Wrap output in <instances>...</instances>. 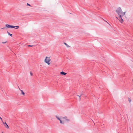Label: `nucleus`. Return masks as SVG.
Masks as SVG:
<instances>
[{
	"mask_svg": "<svg viewBox=\"0 0 133 133\" xmlns=\"http://www.w3.org/2000/svg\"><path fill=\"white\" fill-rule=\"evenodd\" d=\"M82 94H81V95H80V96H79V95H77V96H78L79 97V101H80L81 100V96L82 95Z\"/></svg>",
	"mask_w": 133,
	"mask_h": 133,
	"instance_id": "obj_8",
	"label": "nucleus"
},
{
	"mask_svg": "<svg viewBox=\"0 0 133 133\" xmlns=\"http://www.w3.org/2000/svg\"><path fill=\"white\" fill-rule=\"evenodd\" d=\"M18 88H19V87L18 86Z\"/></svg>",
	"mask_w": 133,
	"mask_h": 133,
	"instance_id": "obj_21",
	"label": "nucleus"
},
{
	"mask_svg": "<svg viewBox=\"0 0 133 133\" xmlns=\"http://www.w3.org/2000/svg\"><path fill=\"white\" fill-rule=\"evenodd\" d=\"M106 22H107L108 24H109L108 23V22L107 21H105V20H104Z\"/></svg>",
	"mask_w": 133,
	"mask_h": 133,
	"instance_id": "obj_16",
	"label": "nucleus"
},
{
	"mask_svg": "<svg viewBox=\"0 0 133 133\" xmlns=\"http://www.w3.org/2000/svg\"><path fill=\"white\" fill-rule=\"evenodd\" d=\"M6 27L8 28H14L15 27L16 29H18V28L19 27V26H14L12 25H10L9 24H6L5 25Z\"/></svg>",
	"mask_w": 133,
	"mask_h": 133,
	"instance_id": "obj_3",
	"label": "nucleus"
},
{
	"mask_svg": "<svg viewBox=\"0 0 133 133\" xmlns=\"http://www.w3.org/2000/svg\"><path fill=\"white\" fill-rule=\"evenodd\" d=\"M122 16L121 15H120V16L119 17L121 19L119 20V21L121 23H122L123 22V20L122 17Z\"/></svg>",
	"mask_w": 133,
	"mask_h": 133,
	"instance_id": "obj_5",
	"label": "nucleus"
},
{
	"mask_svg": "<svg viewBox=\"0 0 133 133\" xmlns=\"http://www.w3.org/2000/svg\"><path fill=\"white\" fill-rule=\"evenodd\" d=\"M28 46H29V47H31V46H33V45H28Z\"/></svg>",
	"mask_w": 133,
	"mask_h": 133,
	"instance_id": "obj_14",
	"label": "nucleus"
},
{
	"mask_svg": "<svg viewBox=\"0 0 133 133\" xmlns=\"http://www.w3.org/2000/svg\"><path fill=\"white\" fill-rule=\"evenodd\" d=\"M19 90H21V89L20 88H19Z\"/></svg>",
	"mask_w": 133,
	"mask_h": 133,
	"instance_id": "obj_20",
	"label": "nucleus"
},
{
	"mask_svg": "<svg viewBox=\"0 0 133 133\" xmlns=\"http://www.w3.org/2000/svg\"><path fill=\"white\" fill-rule=\"evenodd\" d=\"M7 33L11 37L12 36V34L10 33H9V32H8V31H7Z\"/></svg>",
	"mask_w": 133,
	"mask_h": 133,
	"instance_id": "obj_9",
	"label": "nucleus"
},
{
	"mask_svg": "<svg viewBox=\"0 0 133 133\" xmlns=\"http://www.w3.org/2000/svg\"><path fill=\"white\" fill-rule=\"evenodd\" d=\"M116 18H117V17H116Z\"/></svg>",
	"mask_w": 133,
	"mask_h": 133,
	"instance_id": "obj_22",
	"label": "nucleus"
},
{
	"mask_svg": "<svg viewBox=\"0 0 133 133\" xmlns=\"http://www.w3.org/2000/svg\"><path fill=\"white\" fill-rule=\"evenodd\" d=\"M64 44H65L68 48H69L70 47V46L69 45H68L66 43H64Z\"/></svg>",
	"mask_w": 133,
	"mask_h": 133,
	"instance_id": "obj_10",
	"label": "nucleus"
},
{
	"mask_svg": "<svg viewBox=\"0 0 133 133\" xmlns=\"http://www.w3.org/2000/svg\"><path fill=\"white\" fill-rule=\"evenodd\" d=\"M50 58V57H46L44 60L45 62L48 65H49L50 64V63H49V62L51 61Z\"/></svg>",
	"mask_w": 133,
	"mask_h": 133,
	"instance_id": "obj_4",
	"label": "nucleus"
},
{
	"mask_svg": "<svg viewBox=\"0 0 133 133\" xmlns=\"http://www.w3.org/2000/svg\"><path fill=\"white\" fill-rule=\"evenodd\" d=\"M30 74L31 76H32L33 75L32 73V72H30Z\"/></svg>",
	"mask_w": 133,
	"mask_h": 133,
	"instance_id": "obj_12",
	"label": "nucleus"
},
{
	"mask_svg": "<svg viewBox=\"0 0 133 133\" xmlns=\"http://www.w3.org/2000/svg\"><path fill=\"white\" fill-rule=\"evenodd\" d=\"M27 5H28L29 6H31V5L30 4H28V3H27Z\"/></svg>",
	"mask_w": 133,
	"mask_h": 133,
	"instance_id": "obj_13",
	"label": "nucleus"
},
{
	"mask_svg": "<svg viewBox=\"0 0 133 133\" xmlns=\"http://www.w3.org/2000/svg\"><path fill=\"white\" fill-rule=\"evenodd\" d=\"M4 126L7 128H9V127L6 122L4 123Z\"/></svg>",
	"mask_w": 133,
	"mask_h": 133,
	"instance_id": "obj_6",
	"label": "nucleus"
},
{
	"mask_svg": "<svg viewBox=\"0 0 133 133\" xmlns=\"http://www.w3.org/2000/svg\"><path fill=\"white\" fill-rule=\"evenodd\" d=\"M2 133H3V132H2Z\"/></svg>",
	"mask_w": 133,
	"mask_h": 133,
	"instance_id": "obj_23",
	"label": "nucleus"
},
{
	"mask_svg": "<svg viewBox=\"0 0 133 133\" xmlns=\"http://www.w3.org/2000/svg\"><path fill=\"white\" fill-rule=\"evenodd\" d=\"M116 11L119 15V16H120V15H121L122 16H124L125 15V12H123L122 10L120 7L118 8L116 10Z\"/></svg>",
	"mask_w": 133,
	"mask_h": 133,
	"instance_id": "obj_2",
	"label": "nucleus"
},
{
	"mask_svg": "<svg viewBox=\"0 0 133 133\" xmlns=\"http://www.w3.org/2000/svg\"><path fill=\"white\" fill-rule=\"evenodd\" d=\"M131 101V100H130V99H129V102H130Z\"/></svg>",
	"mask_w": 133,
	"mask_h": 133,
	"instance_id": "obj_18",
	"label": "nucleus"
},
{
	"mask_svg": "<svg viewBox=\"0 0 133 133\" xmlns=\"http://www.w3.org/2000/svg\"><path fill=\"white\" fill-rule=\"evenodd\" d=\"M0 119H1L2 120V119L1 117H0Z\"/></svg>",
	"mask_w": 133,
	"mask_h": 133,
	"instance_id": "obj_19",
	"label": "nucleus"
},
{
	"mask_svg": "<svg viewBox=\"0 0 133 133\" xmlns=\"http://www.w3.org/2000/svg\"><path fill=\"white\" fill-rule=\"evenodd\" d=\"M21 94L23 95H24L25 94V93L23 92V91L22 90H21Z\"/></svg>",
	"mask_w": 133,
	"mask_h": 133,
	"instance_id": "obj_11",
	"label": "nucleus"
},
{
	"mask_svg": "<svg viewBox=\"0 0 133 133\" xmlns=\"http://www.w3.org/2000/svg\"><path fill=\"white\" fill-rule=\"evenodd\" d=\"M60 74L61 75H65L66 74V73L64 72L63 71H62L60 72Z\"/></svg>",
	"mask_w": 133,
	"mask_h": 133,
	"instance_id": "obj_7",
	"label": "nucleus"
},
{
	"mask_svg": "<svg viewBox=\"0 0 133 133\" xmlns=\"http://www.w3.org/2000/svg\"><path fill=\"white\" fill-rule=\"evenodd\" d=\"M5 27H4L2 28V29H5Z\"/></svg>",
	"mask_w": 133,
	"mask_h": 133,
	"instance_id": "obj_17",
	"label": "nucleus"
},
{
	"mask_svg": "<svg viewBox=\"0 0 133 133\" xmlns=\"http://www.w3.org/2000/svg\"><path fill=\"white\" fill-rule=\"evenodd\" d=\"M6 42H2V43H3V44H4V43H6Z\"/></svg>",
	"mask_w": 133,
	"mask_h": 133,
	"instance_id": "obj_15",
	"label": "nucleus"
},
{
	"mask_svg": "<svg viewBox=\"0 0 133 133\" xmlns=\"http://www.w3.org/2000/svg\"><path fill=\"white\" fill-rule=\"evenodd\" d=\"M55 117L59 121H60V123L61 124H64L65 123L68 122L70 121V119L68 118L66 116L62 117V119H63V121H62L60 118L59 117H58L57 116H56Z\"/></svg>",
	"mask_w": 133,
	"mask_h": 133,
	"instance_id": "obj_1",
	"label": "nucleus"
}]
</instances>
